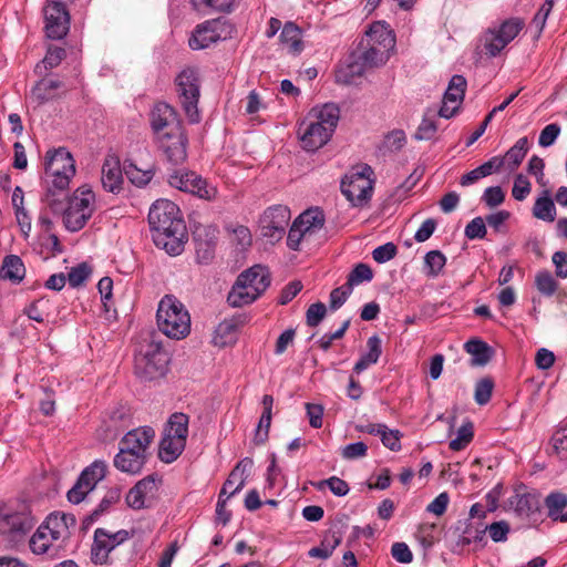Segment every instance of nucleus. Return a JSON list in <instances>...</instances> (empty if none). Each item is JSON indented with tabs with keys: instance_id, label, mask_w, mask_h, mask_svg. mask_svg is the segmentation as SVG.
<instances>
[{
	"instance_id": "obj_2",
	"label": "nucleus",
	"mask_w": 567,
	"mask_h": 567,
	"mask_svg": "<svg viewBox=\"0 0 567 567\" xmlns=\"http://www.w3.org/2000/svg\"><path fill=\"white\" fill-rule=\"evenodd\" d=\"M151 126L162 151L173 164L186 158L187 137L183 132L175 110L165 102H158L151 111Z\"/></svg>"
},
{
	"instance_id": "obj_61",
	"label": "nucleus",
	"mask_w": 567,
	"mask_h": 567,
	"mask_svg": "<svg viewBox=\"0 0 567 567\" xmlns=\"http://www.w3.org/2000/svg\"><path fill=\"white\" fill-rule=\"evenodd\" d=\"M485 528L493 542L501 543L507 539V535L509 533V525L507 522H494Z\"/></svg>"
},
{
	"instance_id": "obj_6",
	"label": "nucleus",
	"mask_w": 567,
	"mask_h": 567,
	"mask_svg": "<svg viewBox=\"0 0 567 567\" xmlns=\"http://www.w3.org/2000/svg\"><path fill=\"white\" fill-rule=\"evenodd\" d=\"M156 321L159 331L172 339H184L190 332V316L174 296L166 295L159 301Z\"/></svg>"
},
{
	"instance_id": "obj_48",
	"label": "nucleus",
	"mask_w": 567,
	"mask_h": 567,
	"mask_svg": "<svg viewBox=\"0 0 567 567\" xmlns=\"http://www.w3.org/2000/svg\"><path fill=\"white\" fill-rule=\"evenodd\" d=\"M252 466L254 461L250 457H245L238 462V464L233 470V478H238V484L233 491H230V495H235L244 488Z\"/></svg>"
},
{
	"instance_id": "obj_16",
	"label": "nucleus",
	"mask_w": 567,
	"mask_h": 567,
	"mask_svg": "<svg viewBox=\"0 0 567 567\" xmlns=\"http://www.w3.org/2000/svg\"><path fill=\"white\" fill-rule=\"evenodd\" d=\"M131 534L121 529L113 534L104 528H97L94 532V539L91 547V559L94 564H105L109 554L118 545L123 544L130 538Z\"/></svg>"
},
{
	"instance_id": "obj_3",
	"label": "nucleus",
	"mask_w": 567,
	"mask_h": 567,
	"mask_svg": "<svg viewBox=\"0 0 567 567\" xmlns=\"http://www.w3.org/2000/svg\"><path fill=\"white\" fill-rule=\"evenodd\" d=\"M340 120V109L334 103L312 107L298 124V137L307 152H316L332 137Z\"/></svg>"
},
{
	"instance_id": "obj_45",
	"label": "nucleus",
	"mask_w": 567,
	"mask_h": 567,
	"mask_svg": "<svg viewBox=\"0 0 567 567\" xmlns=\"http://www.w3.org/2000/svg\"><path fill=\"white\" fill-rule=\"evenodd\" d=\"M504 41L496 29H488L483 35V47L486 54L489 56L498 55L506 47Z\"/></svg>"
},
{
	"instance_id": "obj_4",
	"label": "nucleus",
	"mask_w": 567,
	"mask_h": 567,
	"mask_svg": "<svg viewBox=\"0 0 567 567\" xmlns=\"http://www.w3.org/2000/svg\"><path fill=\"white\" fill-rule=\"evenodd\" d=\"M44 169L48 184L44 202L53 212H60L62 206L54 198V190L63 192L69 187L75 175L74 158L64 147L49 151L45 155Z\"/></svg>"
},
{
	"instance_id": "obj_1",
	"label": "nucleus",
	"mask_w": 567,
	"mask_h": 567,
	"mask_svg": "<svg viewBox=\"0 0 567 567\" xmlns=\"http://www.w3.org/2000/svg\"><path fill=\"white\" fill-rule=\"evenodd\" d=\"M148 224L155 246L169 256L184 251L187 241L186 225L178 206L168 199H157L150 208Z\"/></svg>"
},
{
	"instance_id": "obj_46",
	"label": "nucleus",
	"mask_w": 567,
	"mask_h": 567,
	"mask_svg": "<svg viewBox=\"0 0 567 567\" xmlns=\"http://www.w3.org/2000/svg\"><path fill=\"white\" fill-rule=\"evenodd\" d=\"M549 445L550 454H555L559 460H567V424L554 432Z\"/></svg>"
},
{
	"instance_id": "obj_12",
	"label": "nucleus",
	"mask_w": 567,
	"mask_h": 567,
	"mask_svg": "<svg viewBox=\"0 0 567 567\" xmlns=\"http://www.w3.org/2000/svg\"><path fill=\"white\" fill-rule=\"evenodd\" d=\"M372 169L364 165L349 172L341 181V192L353 206L363 205L372 193Z\"/></svg>"
},
{
	"instance_id": "obj_20",
	"label": "nucleus",
	"mask_w": 567,
	"mask_h": 567,
	"mask_svg": "<svg viewBox=\"0 0 567 567\" xmlns=\"http://www.w3.org/2000/svg\"><path fill=\"white\" fill-rule=\"evenodd\" d=\"M509 503L516 516L524 520L527 526L535 525L540 520V499L536 493L516 494Z\"/></svg>"
},
{
	"instance_id": "obj_8",
	"label": "nucleus",
	"mask_w": 567,
	"mask_h": 567,
	"mask_svg": "<svg viewBox=\"0 0 567 567\" xmlns=\"http://www.w3.org/2000/svg\"><path fill=\"white\" fill-rule=\"evenodd\" d=\"M382 59V55L374 50L358 48L339 64L336 71V82L343 85L357 84L367 72L383 65Z\"/></svg>"
},
{
	"instance_id": "obj_24",
	"label": "nucleus",
	"mask_w": 567,
	"mask_h": 567,
	"mask_svg": "<svg viewBox=\"0 0 567 567\" xmlns=\"http://www.w3.org/2000/svg\"><path fill=\"white\" fill-rule=\"evenodd\" d=\"M75 524L76 519L73 515L52 513L40 526L52 536L53 540H56L64 548L71 535L70 529L73 528Z\"/></svg>"
},
{
	"instance_id": "obj_53",
	"label": "nucleus",
	"mask_w": 567,
	"mask_h": 567,
	"mask_svg": "<svg viewBox=\"0 0 567 567\" xmlns=\"http://www.w3.org/2000/svg\"><path fill=\"white\" fill-rule=\"evenodd\" d=\"M127 178L136 186H145L154 176L153 169H141L130 163L124 167Z\"/></svg>"
},
{
	"instance_id": "obj_42",
	"label": "nucleus",
	"mask_w": 567,
	"mask_h": 567,
	"mask_svg": "<svg viewBox=\"0 0 567 567\" xmlns=\"http://www.w3.org/2000/svg\"><path fill=\"white\" fill-rule=\"evenodd\" d=\"M546 196L536 199L533 207V215L537 219L545 221H554L556 218V207L554 200L548 196V192H545Z\"/></svg>"
},
{
	"instance_id": "obj_50",
	"label": "nucleus",
	"mask_w": 567,
	"mask_h": 567,
	"mask_svg": "<svg viewBox=\"0 0 567 567\" xmlns=\"http://www.w3.org/2000/svg\"><path fill=\"white\" fill-rule=\"evenodd\" d=\"M50 300L49 299H38L30 303L25 309L24 313L37 322H43L45 318L50 316Z\"/></svg>"
},
{
	"instance_id": "obj_27",
	"label": "nucleus",
	"mask_w": 567,
	"mask_h": 567,
	"mask_svg": "<svg viewBox=\"0 0 567 567\" xmlns=\"http://www.w3.org/2000/svg\"><path fill=\"white\" fill-rule=\"evenodd\" d=\"M29 545L33 554L48 555L49 557H55L64 549L56 540H53L52 536L41 526L38 527L30 538Z\"/></svg>"
},
{
	"instance_id": "obj_54",
	"label": "nucleus",
	"mask_w": 567,
	"mask_h": 567,
	"mask_svg": "<svg viewBox=\"0 0 567 567\" xmlns=\"http://www.w3.org/2000/svg\"><path fill=\"white\" fill-rule=\"evenodd\" d=\"M473 436V424L467 422L458 429L457 436L451 440L449 446L452 451H462L470 444Z\"/></svg>"
},
{
	"instance_id": "obj_56",
	"label": "nucleus",
	"mask_w": 567,
	"mask_h": 567,
	"mask_svg": "<svg viewBox=\"0 0 567 567\" xmlns=\"http://www.w3.org/2000/svg\"><path fill=\"white\" fill-rule=\"evenodd\" d=\"M357 430L359 432H363V433H368V434H371V435L380 436L383 445L385 447L390 446V436H389V433H388V426L385 424L367 422V423H362V424L357 425Z\"/></svg>"
},
{
	"instance_id": "obj_7",
	"label": "nucleus",
	"mask_w": 567,
	"mask_h": 567,
	"mask_svg": "<svg viewBox=\"0 0 567 567\" xmlns=\"http://www.w3.org/2000/svg\"><path fill=\"white\" fill-rule=\"evenodd\" d=\"M175 90L179 105L190 123H198L200 114V75L197 68L186 66L175 78Z\"/></svg>"
},
{
	"instance_id": "obj_13",
	"label": "nucleus",
	"mask_w": 567,
	"mask_h": 567,
	"mask_svg": "<svg viewBox=\"0 0 567 567\" xmlns=\"http://www.w3.org/2000/svg\"><path fill=\"white\" fill-rule=\"evenodd\" d=\"M34 519L27 511L0 509V534L9 542H19L33 528Z\"/></svg>"
},
{
	"instance_id": "obj_38",
	"label": "nucleus",
	"mask_w": 567,
	"mask_h": 567,
	"mask_svg": "<svg viewBox=\"0 0 567 567\" xmlns=\"http://www.w3.org/2000/svg\"><path fill=\"white\" fill-rule=\"evenodd\" d=\"M545 505L548 509V516L554 520L567 522V512L564 513V508L567 507V495L560 492L550 493L545 498Z\"/></svg>"
},
{
	"instance_id": "obj_32",
	"label": "nucleus",
	"mask_w": 567,
	"mask_h": 567,
	"mask_svg": "<svg viewBox=\"0 0 567 567\" xmlns=\"http://www.w3.org/2000/svg\"><path fill=\"white\" fill-rule=\"evenodd\" d=\"M324 221V214L318 207L305 210L296 219V223H298L310 238L323 228Z\"/></svg>"
},
{
	"instance_id": "obj_10",
	"label": "nucleus",
	"mask_w": 567,
	"mask_h": 567,
	"mask_svg": "<svg viewBox=\"0 0 567 567\" xmlns=\"http://www.w3.org/2000/svg\"><path fill=\"white\" fill-rule=\"evenodd\" d=\"M188 435V415H171L161 440L158 455L165 463H172L184 451Z\"/></svg>"
},
{
	"instance_id": "obj_31",
	"label": "nucleus",
	"mask_w": 567,
	"mask_h": 567,
	"mask_svg": "<svg viewBox=\"0 0 567 567\" xmlns=\"http://www.w3.org/2000/svg\"><path fill=\"white\" fill-rule=\"evenodd\" d=\"M503 166H504V158H502V156H493L492 158H489L487 162L483 163L478 167L464 174L461 177L460 184L462 186H468L483 177L489 176L495 172H499Z\"/></svg>"
},
{
	"instance_id": "obj_43",
	"label": "nucleus",
	"mask_w": 567,
	"mask_h": 567,
	"mask_svg": "<svg viewBox=\"0 0 567 567\" xmlns=\"http://www.w3.org/2000/svg\"><path fill=\"white\" fill-rule=\"evenodd\" d=\"M121 498L120 488H111L106 492L97 507L85 518V522L93 523L101 515L106 513L114 504H116Z\"/></svg>"
},
{
	"instance_id": "obj_37",
	"label": "nucleus",
	"mask_w": 567,
	"mask_h": 567,
	"mask_svg": "<svg viewBox=\"0 0 567 567\" xmlns=\"http://www.w3.org/2000/svg\"><path fill=\"white\" fill-rule=\"evenodd\" d=\"M368 346V352L364 353L358 362L354 364V372L361 373L364 371L371 364H374L378 362L380 354H381V340L377 336H372L368 339L367 342Z\"/></svg>"
},
{
	"instance_id": "obj_44",
	"label": "nucleus",
	"mask_w": 567,
	"mask_h": 567,
	"mask_svg": "<svg viewBox=\"0 0 567 567\" xmlns=\"http://www.w3.org/2000/svg\"><path fill=\"white\" fill-rule=\"evenodd\" d=\"M373 278V271L367 264H358L348 275L346 287L353 289L354 287L369 282Z\"/></svg>"
},
{
	"instance_id": "obj_9",
	"label": "nucleus",
	"mask_w": 567,
	"mask_h": 567,
	"mask_svg": "<svg viewBox=\"0 0 567 567\" xmlns=\"http://www.w3.org/2000/svg\"><path fill=\"white\" fill-rule=\"evenodd\" d=\"M134 361L135 374L144 381H152L165 375L168 354L158 343L145 341L140 346Z\"/></svg>"
},
{
	"instance_id": "obj_47",
	"label": "nucleus",
	"mask_w": 567,
	"mask_h": 567,
	"mask_svg": "<svg viewBox=\"0 0 567 567\" xmlns=\"http://www.w3.org/2000/svg\"><path fill=\"white\" fill-rule=\"evenodd\" d=\"M528 152V138L526 136L520 137L516 141V143L505 153L502 157L505 161L512 163L513 168L519 166L523 162L524 157Z\"/></svg>"
},
{
	"instance_id": "obj_35",
	"label": "nucleus",
	"mask_w": 567,
	"mask_h": 567,
	"mask_svg": "<svg viewBox=\"0 0 567 567\" xmlns=\"http://www.w3.org/2000/svg\"><path fill=\"white\" fill-rule=\"evenodd\" d=\"M25 275V267L20 257L10 255L4 257L0 268V278L8 279L14 284L20 282Z\"/></svg>"
},
{
	"instance_id": "obj_51",
	"label": "nucleus",
	"mask_w": 567,
	"mask_h": 567,
	"mask_svg": "<svg viewBox=\"0 0 567 567\" xmlns=\"http://www.w3.org/2000/svg\"><path fill=\"white\" fill-rule=\"evenodd\" d=\"M524 28V21L519 18H511L508 20H505L502 22V24L498 27L497 32L502 35V38L505 40V44L507 45L509 42H512L518 33Z\"/></svg>"
},
{
	"instance_id": "obj_18",
	"label": "nucleus",
	"mask_w": 567,
	"mask_h": 567,
	"mask_svg": "<svg viewBox=\"0 0 567 567\" xmlns=\"http://www.w3.org/2000/svg\"><path fill=\"white\" fill-rule=\"evenodd\" d=\"M40 80L32 86L29 100L35 106L44 105L48 102L62 97L65 84L52 74L39 75Z\"/></svg>"
},
{
	"instance_id": "obj_21",
	"label": "nucleus",
	"mask_w": 567,
	"mask_h": 567,
	"mask_svg": "<svg viewBox=\"0 0 567 567\" xmlns=\"http://www.w3.org/2000/svg\"><path fill=\"white\" fill-rule=\"evenodd\" d=\"M466 85L467 82L463 75L455 74L452 76L444 93L442 106L439 110L441 117L451 118L456 114L464 100Z\"/></svg>"
},
{
	"instance_id": "obj_34",
	"label": "nucleus",
	"mask_w": 567,
	"mask_h": 567,
	"mask_svg": "<svg viewBox=\"0 0 567 567\" xmlns=\"http://www.w3.org/2000/svg\"><path fill=\"white\" fill-rule=\"evenodd\" d=\"M464 348L466 352L473 357L471 362L472 365L487 364L495 353L494 349L481 339L468 340L464 344Z\"/></svg>"
},
{
	"instance_id": "obj_36",
	"label": "nucleus",
	"mask_w": 567,
	"mask_h": 567,
	"mask_svg": "<svg viewBox=\"0 0 567 567\" xmlns=\"http://www.w3.org/2000/svg\"><path fill=\"white\" fill-rule=\"evenodd\" d=\"M65 56V49L56 45H50L42 61L37 63L34 66V73L37 75H43V73L48 74L47 72L59 66Z\"/></svg>"
},
{
	"instance_id": "obj_49",
	"label": "nucleus",
	"mask_w": 567,
	"mask_h": 567,
	"mask_svg": "<svg viewBox=\"0 0 567 567\" xmlns=\"http://www.w3.org/2000/svg\"><path fill=\"white\" fill-rule=\"evenodd\" d=\"M535 286L542 295L551 297L558 288V282L548 270H543L536 274Z\"/></svg>"
},
{
	"instance_id": "obj_63",
	"label": "nucleus",
	"mask_w": 567,
	"mask_h": 567,
	"mask_svg": "<svg viewBox=\"0 0 567 567\" xmlns=\"http://www.w3.org/2000/svg\"><path fill=\"white\" fill-rule=\"evenodd\" d=\"M327 308L322 302L312 303L306 313L307 324L309 327H317L324 318Z\"/></svg>"
},
{
	"instance_id": "obj_25",
	"label": "nucleus",
	"mask_w": 567,
	"mask_h": 567,
	"mask_svg": "<svg viewBox=\"0 0 567 567\" xmlns=\"http://www.w3.org/2000/svg\"><path fill=\"white\" fill-rule=\"evenodd\" d=\"M224 23L218 20L205 21L198 24L188 40V44L193 50H202L208 48L223 39L221 28Z\"/></svg>"
},
{
	"instance_id": "obj_40",
	"label": "nucleus",
	"mask_w": 567,
	"mask_h": 567,
	"mask_svg": "<svg viewBox=\"0 0 567 567\" xmlns=\"http://www.w3.org/2000/svg\"><path fill=\"white\" fill-rule=\"evenodd\" d=\"M107 465L104 461H94L81 473L80 477L85 482V485L90 489H93L95 485L105 477Z\"/></svg>"
},
{
	"instance_id": "obj_23",
	"label": "nucleus",
	"mask_w": 567,
	"mask_h": 567,
	"mask_svg": "<svg viewBox=\"0 0 567 567\" xmlns=\"http://www.w3.org/2000/svg\"><path fill=\"white\" fill-rule=\"evenodd\" d=\"M367 45L360 43L361 50H374L382 55L383 64L390 56V30L385 21H375L365 31Z\"/></svg>"
},
{
	"instance_id": "obj_62",
	"label": "nucleus",
	"mask_w": 567,
	"mask_h": 567,
	"mask_svg": "<svg viewBox=\"0 0 567 567\" xmlns=\"http://www.w3.org/2000/svg\"><path fill=\"white\" fill-rule=\"evenodd\" d=\"M482 200L486 206L493 208L503 204L505 200V194L501 186H491L484 190Z\"/></svg>"
},
{
	"instance_id": "obj_14",
	"label": "nucleus",
	"mask_w": 567,
	"mask_h": 567,
	"mask_svg": "<svg viewBox=\"0 0 567 567\" xmlns=\"http://www.w3.org/2000/svg\"><path fill=\"white\" fill-rule=\"evenodd\" d=\"M168 182L171 186L200 199L213 200L217 195V188L194 172H175Z\"/></svg>"
},
{
	"instance_id": "obj_64",
	"label": "nucleus",
	"mask_w": 567,
	"mask_h": 567,
	"mask_svg": "<svg viewBox=\"0 0 567 567\" xmlns=\"http://www.w3.org/2000/svg\"><path fill=\"white\" fill-rule=\"evenodd\" d=\"M436 131L435 121L424 117L414 134V138L417 141H429L435 135Z\"/></svg>"
},
{
	"instance_id": "obj_5",
	"label": "nucleus",
	"mask_w": 567,
	"mask_h": 567,
	"mask_svg": "<svg viewBox=\"0 0 567 567\" xmlns=\"http://www.w3.org/2000/svg\"><path fill=\"white\" fill-rule=\"evenodd\" d=\"M269 285L268 269L261 265H255L237 277L227 301L235 308L250 305L266 291Z\"/></svg>"
},
{
	"instance_id": "obj_39",
	"label": "nucleus",
	"mask_w": 567,
	"mask_h": 567,
	"mask_svg": "<svg viewBox=\"0 0 567 567\" xmlns=\"http://www.w3.org/2000/svg\"><path fill=\"white\" fill-rule=\"evenodd\" d=\"M446 264V257L441 250H430L424 256L423 272L429 278H436Z\"/></svg>"
},
{
	"instance_id": "obj_41",
	"label": "nucleus",
	"mask_w": 567,
	"mask_h": 567,
	"mask_svg": "<svg viewBox=\"0 0 567 567\" xmlns=\"http://www.w3.org/2000/svg\"><path fill=\"white\" fill-rule=\"evenodd\" d=\"M341 536L337 533H332L323 538L321 544L317 547L311 548L308 551L309 557L327 559L329 558L333 550L340 545Z\"/></svg>"
},
{
	"instance_id": "obj_60",
	"label": "nucleus",
	"mask_w": 567,
	"mask_h": 567,
	"mask_svg": "<svg viewBox=\"0 0 567 567\" xmlns=\"http://www.w3.org/2000/svg\"><path fill=\"white\" fill-rule=\"evenodd\" d=\"M532 185L526 176L518 174L515 177L512 195L516 200H524L530 193Z\"/></svg>"
},
{
	"instance_id": "obj_30",
	"label": "nucleus",
	"mask_w": 567,
	"mask_h": 567,
	"mask_svg": "<svg viewBox=\"0 0 567 567\" xmlns=\"http://www.w3.org/2000/svg\"><path fill=\"white\" fill-rule=\"evenodd\" d=\"M262 414L260 416V420L258 422L257 429L255 431L254 435V443L256 445H262L267 442L269 436V430L271 425V417H272V406H274V398L270 394H265L262 396Z\"/></svg>"
},
{
	"instance_id": "obj_52",
	"label": "nucleus",
	"mask_w": 567,
	"mask_h": 567,
	"mask_svg": "<svg viewBox=\"0 0 567 567\" xmlns=\"http://www.w3.org/2000/svg\"><path fill=\"white\" fill-rule=\"evenodd\" d=\"M196 10H212L228 13L234 9L235 0H192Z\"/></svg>"
},
{
	"instance_id": "obj_15",
	"label": "nucleus",
	"mask_w": 567,
	"mask_h": 567,
	"mask_svg": "<svg viewBox=\"0 0 567 567\" xmlns=\"http://www.w3.org/2000/svg\"><path fill=\"white\" fill-rule=\"evenodd\" d=\"M290 217L287 206L275 205L267 208L260 218L261 235L270 243L279 241L286 233Z\"/></svg>"
},
{
	"instance_id": "obj_19",
	"label": "nucleus",
	"mask_w": 567,
	"mask_h": 567,
	"mask_svg": "<svg viewBox=\"0 0 567 567\" xmlns=\"http://www.w3.org/2000/svg\"><path fill=\"white\" fill-rule=\"evenodd\" d=\"M162 481L157 474H151L138 481L127 493L126 504L133 509H142L153 501Z\"/></svg>"
},
{
	"instance_id": "obj_22",
	"label": "nucleus",
	"mask_w": 567,
	"mask_h": 567,
	"mask_svg": "<svg viewBox=\"0 0 567 567\" xmlns=\"http://www.w3.org/2000/svg\"><path fill=\"white\" fill-rule=\"evenodd\" d=\"M155 437L151 426H140L128 431L120 441L118 451H128L148 458V449Z\"/></svg>"
},
{
	"instance_id": "obj_28",
	"label": "nucleus",
	"mask_w": 567,
	"mask_h": 567,
	"mask_svg": "<svg viewBox=\"0 0 567 567\" xmlns=\"http://www.w3.org/2000/svg\"><path fill=\"white\" fill-rule=\"evenodd\" d=\"M280 44L287 49L288 53L298 55L302 52L305 45L302 41V30L295 22H286L279 35Z\"/></svg>"
},
{
	"instance_id": "obj_26",
	"label": "nucleus",
	"mask_w": 567,
	"mask_h": 567,
	"mask_svg": "<svg viewBox=\"0 0 567 567\" xmlns=\"http://www.w3.org/2000/svg\"><path fill=\"white\" fill-rule=\"evenodd\" d=\"M102 186L106 192L118 193L123 184L120 159L116 156L105 157L101 172Z\"/></svg>"
},
{
	"instance_id": "obj_57",
	"label": "nucleus",
	"mask_w": 567,
	"mask_h": 567,
	"mask_svg": "<svg viewBox=\"0 0 567 567\" xmlns=\"http://www.w3.org/2000/svg\"><path fill=\"white\" fill-rule=\"evenodd\" d=\"M311 238L309 235L296 223V220L292 223L288 237H287V245L292 250H299L300 244L302 240H310Z\"/></svg>"
},
{
	"instance_id": "obj_58",
	"label": "nucleus",
	"mask_w": 567,
	"mask_h": 567,
	"mask_svg": "<svg viewBox=\"0 0 567 567\" xmlns=\"http://www.w3.org/2000/svg\"><path fill=\"white\" fill-rule=\"evenodd\" d=\"M487 234V229L482 217H475L465 227L464 235L466 238L483 239Z\"/></svg>"
},
{
	"instance_id": "obj_55",
	"label": "nucleus",
	"mask_w": 567,
	"mask_h": 567,
	"mask_svg": "<svg viewBox=\"0 0 567 567\" xmlns=\"http://www.w3.org/2000/svg\"><path fill=\"white\" fill-rule=\"evenodd\" d=\"M494 389V381L491 378H483L476 382L474 399L478 405L489 402Z\"/></svg>"
},
{
	"instance_id": "obj_33",
	"label": "nucleus",
	"mask_w": 567,
	"mask_h": 567,
	"mask_svg": "<svg viewBox=\"0 0 567 567\" xmlns=\"http://www.w3.org/2000/svg\"><path fill=\"white\" fill-rule=\"evenodd\" d=\"M238 327L239 321L235 318L223 320L215 329L214 344L219 348L234 344L237 339Z\"/></svg>"
},
{
	"instance_id": "obj_11",
	"label": "nucleus",
	"mask_w": 567,
	"mask_h": 567,
	"mask_svg": "<svg viewBox=\"0 0 567 567\" xmlns=\"http://www.w3.org/2000/svg\"><path fill=\"white\" fill-rule=\"evenodd\" d=\"M94 210L95 195L93 190L86 185L75 189L63 212V221L66 229L70 231L82 229Z\"/></svg>"
},
{
	"instance_id": "obj_59",
	"label": "nucleus",
	"mask_w": 567,
	"mask_h": 567,
	"mask_svg": "<svg viewBox=\"0 0 567 567\" xmlns=\"http://www.w3.org/2000/svg\"><path fill=\"white\" fill-rule=\"evenodd\" d=\"M91 275V268L86 264H80L73 267L68 274V280L70 286H81Z\"/></svg>"
},
{
	"instance_id": "obj_17",
	"label": "nucleus",
	"mask_w": 567,
	"mask_h": 567,
	"mask_svg": "<svg viewBox=\"0 0 567 567\" xmlns=\"http://www.w3.org/2000/svg\"><path fill=\"white\" fill-rule=\"evenodd\" d=\"M44 30L47 37L53 40L64 38L70 29V14L64 3L50 1L43 9Z\"/></svg>"
},
{
	"instance_id": "obj_29",
	"label": "nucleus",
	"mask_w": 567,
	"mask_h": 567,
	"mask_svg": "<svg viewBox=\"0 0 567 567\" xmlns=\"http://www.w3.org/2000/svg\"><path fill=\"white\" fill-rule=\"evenodd\" d=\"M146 462L147 457L128 451H118L113 460L116 470L130 475L140 474Z\"/></svg>"
}]
</instances>
